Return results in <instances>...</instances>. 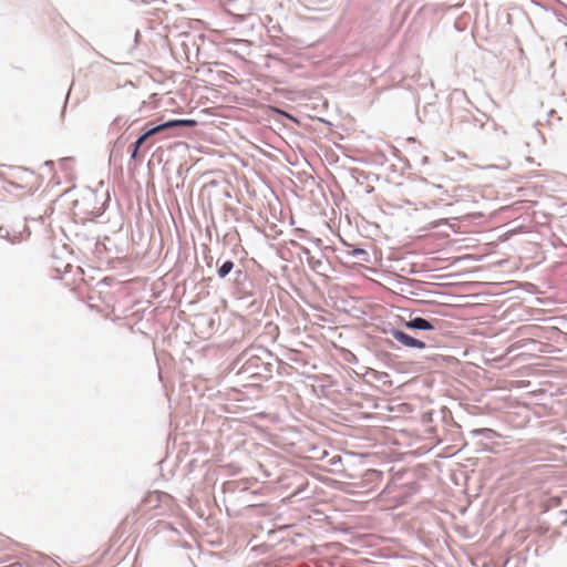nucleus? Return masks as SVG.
<instances>
[{
  "mask_svg": "<svg viewBox=\"0 0 567 567\" xmlns=\"http://www.w3.org/2000/svg\"><path fill=\"white\" fill-rule=\"evenodd\" d=\"M165 131L163 123L152 126V127H145L144 133L137 137L135 141L137 147H142L143 144L148 141L150 137Z\"/></svg>",
  "mask_w": 567,
  "mask_h": 567,
  "instance_id": "5",
  "label": "nucleus"
},
{
  "mask_svg": "<svg viewBox=\"0 0 567 567\" xmlns=\"http://www.w3.org/2000/svg\"><path fill=\"white\" fill-rule=\"evenodd\" d=\"M141 147L136 146V143L134 142L131 147V159L135 161L137 158V154Z\"/></svg>",
  "mask_w": 567,
  "mask_h": 567,
  "instance_id": "12",
  "label": "nucleus"
},
{
  "mask_svg": "<svg viewBox=\"0 0 567 567\" xmlns=\"http://www.w3.org/2000/svg\"><path fill=\"white\" fill-rule=\"evenodd\" d=\"M235 264L231 260H225L218 268L217 275L220 279L226 278L234 269Z\"/></svg>",
  "mask_w": 567,
  "mask_h": 567,
  "instance_id": "7",
  "label": "nucleus"
},
{
  "mask_svg": "<svg viewBox=\"0 0 567 567\" xmlns=\"http://www.w3.org/2000/svg\"><path fill=\"white\" fill-rule=\"evenodd\" d=\"M487 433H488V434H489V433H493V431H492V430H489V429H474V430H472V431H471V434H472V436H474V437H475V436H478V435H482V434H487Z\"/></svg>",
  "mask_w": 567,
  "mask_h": 567,
  "instance_id": "11",
  "label": "nucleus"
},
{
  "mask_svg": "<svg viewBox=\"0 0 567 567\" xmlns=\"http://www.w3.org/2000/svg\"><path fill=\"white\" fill-rule=\"evenodd\" d=\"M308 265L311 269L318 270L322 266V261L320 259H315L313 257H308Z\"/></svg>",
  "mask_w": 567,
  "mask_h": 567,
  "instance_id": "10",
  "label": "nucleus"
},
{
  "mask_svg": "<svg viewBox=\"0 0 567 567\" xmlns=\"http://www.w3.org/2000/svg\"><path fill=\"white\" fill-rule=\"evenodd\" d=\"M389 333L404 347L416 349L425 348V343L423 341L415 339L399 329H391Z\"/></svg>",
  "mask_w": 567,
  "mask_h": 567,
  "instance_id": "2",
  "label": "nucleus"
},
{
  "mask_svg": "<svg viewBox=\"0 0 567 567\" xmlns=\"http://www.w3.org/2000/svg\"><path fill=\"white\" fill-rule=\"evenodd\" d=\"M302 252L305 255H309L310 254V250L307 248V247H302Z\"/></svg>",
  "mask_w": 567,
  "mask_h": 567,
  "instance_id": "13",
  "label": "nucleus"
},
{
  "mask_svg": "<svg viewBox=\"0 0 567 567\" xmlns=\"http://www.w3.org/2000/svg\"><path fill=\"white\" fill-rule=\"evenodd\" d=\"M94 199H95V196L94 195H90L87 197H83L82 200H76L75 202L74 206H75L76 209H79V214L83 213L85 215L83 217V220L94 219V218H96L97 216L101 215L100 210L94 212V210L85 209L86 206H91L92 205ZM75 214L78 215V213H75Z\"/></svg>",
  "mask_w": 567,
  "mask_h": 567,
  "instance_id": "3",
  "label": "nucleus"
},
{
  "mask_svg": "<svg viewBox=\"0 0 567 567\" xmlns=\"http://www.w3.org/2000/svg\"><path fill=\"white\" fill-rule=\"evenodd\" d=\"M28 230V227L25 225H23V231H27Z\"/></svg>",
  "mask_w": 567,
  "mask_h": 567,
  "instance_id": "15",
  "label": "nucleus"
},
{
  "mask_svg": "<svg viewBox=\"0 0 567 567\" xmlns=\"http://www.w3.org/2000/svg\"><path fill=\"white\" fill-rule=\"evenodd\" d=\"M0 237L9 239L11 243H16L18 239L22 238V231L13 233L11 236L10 231L6 228L0 227Z\"/></svg>",
  "mask_w": 567,
  "mask_h": 567,
  "instance_id": "8",
  "label": "nucleus"
},
{
  "mask_svg": "<svg viewBox=\"0 0 567 567\" xmlns=\"http://www.w3.org/2000/svg\"><path fill=\"white\" fill-rule=\"evenodd\" d=\"M236 275H237V278H238L240 275H243V271L241 270H237Z\"/></svg>",
  "mask_w": 567,
  "mask_h": 567,
  "instance_id": "14",
  "label": "nucleus"
},
{
  "mask_svg": "<svg viewBox=\"0 0 567 567\" xmlns=\"http://www.w3.org/2000/svg\"><path fill=\"white\" fill-rule=\"evenodd\" d=\"M271 364L264 362L258 355L249 357L241 367V372L249 377H262L271 372Z\"/></svg>",
  "mask_w": 567,
  "mask_h": 567,
  "instance_id": "1",
  "label": "nucleus"
},
{
  "mask_svg": "<svg viewBox=\"0 0 567 567\" xmlns=\"http://www.w3.org/2000/svg\"><path fill=\"white\" fill-rule=\"evenodd\" d=\"M404 326L411 330H423V331L434 330V328H435L431 321H429L422 317L412 318L409 321H406L404 323Z\"/></svg>",
  "mask_w": 567,
  "mask_h": 567,
  "instance_id": "4",
  "label": "nucleus"
},
{
  "mask_svg": "<svg viewBox=\"0 0 567 567\" xmlns=\"http://www.w3.org/2000/svg\"><path fill=\"white\" fill-rule=\"evenodd\" d=\"M351 255L358 259L367 260L364 257L368 255V252L362 248H355L351 251Z\"/></svg>",
  "mask_w": 567,
  "mask_h": 567,
  "instance_id": "9",
  "label": "nucleus"
},
{
  "mask_svg": "<svg viewBox=\"0 0 567 567\" xmlns=\"http://www.w3.org/2000/svg\"><path fill=\"white\" fill-rule=\"evenodd\" d=\"M196 125H197V121L192 120V118L169 120V121L163 123V126L165 130L173 128V127H179V126L194 127Z\"/></svg>",
  "mask_w": 567,
  "mask_h": 567,
  "instance_id": "6",
  "label": "nucleus"
}]
</instances>
